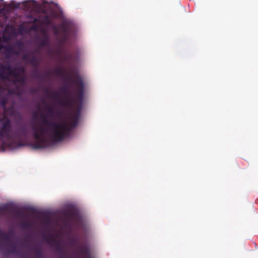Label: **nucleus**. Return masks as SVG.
Instances as JSON below:
<instances>
[{
	"label": "nucleus",
	"instance_id": "nucleus-7",
	"mask_svg": "<svg viewBox=\"0 0 258 258\" xmlns=\"http://www.w3.org/2000/svg\"><path fill=\"white\" fill-rule=\"evenodd\" d=\"M43 37L40 41V46L41 47L47 46L49 45L50 41L48 33L45 30H42Z\"/></svg>",
	"mask_w": 258,
	"mask_h": 258
},
{
	"label": "nucleus",
	"instance_id": "nucleus-16",
	"mask_svg": "<svg viewBox=\"0 0 258 258\" xmlns=\"http://www.w3.org/2000/svg\"><path fill=\"white\" fill-rule=\"evenodd\" d=\"M42 23L43 24H46V25H49L51 24V21L49 18L48 16H45L43 20H42Z\"/></svg>",
	"mask_w": 258,
	"mask_h": 258
},
{
	"label": "nucleus",
	"instance_id": "nucleus-26",
	"mask_svg": "<svg viewBox=\"0 0 258 258\" xmlns=\"http://www.w3.org/2000/svg\"><path fill=\"white\" fill-rule=\"evenodd\" d=\"M17 215L18 216H19V217H22L24 216V214L23 213L21 212H20V211H18L17 212Z\"/></svg>",
	"mask_w": 258,
	"mask_h": 258
},
{
	"label": "nucleus",
	"instance_id": "nucleus-33",
	"mask_svg": "<svg viewBox=\"0 0 258 258\" xmlns=\"http://www.w3.org/2000/svg\"><path fill=\"white\" fill-rule=\"evenodd\" d=\"M15 112L14 111H13L11 113V115H15Z\"/></svg>",
	"mask_w": 258,
	"mask_h": 258
},
{
	"label": "nucleus",
	"instance_id": "nucleus-14",
	"mask_svg": "<svg viewBox=\"0 0 258 258\" xmlns=\"http://www.w3.org/2000/svg\"><path fill=\"white\" fill-rule=\"evenodd\" d=\"M33 249L35 251L36 258H43L42 251L41 248L35 247Z\"/></svg>",
	"mask_w": 258,
	"mask_h": 258
},
{
	"label": "nucleus",
	"instance_id": "nucleus-3",
	"mask_svg": "<svg viewBox=\"0 0 258 258\" xmlns=\"http://www.w3.org/2000/svg\"><path fill=\"white\" fill-rule=\"evenodd\" d=\"M78 252L83 258H94L91 253L89 246L87 244H83L78 247Z\"/></svg>",
	"mask_w": 258,
	"mask_h": 258
},
{
	"label": "nucleus",
	"instance_id": "nucleus-17",
	"mask_svg": "<svg viewBox=\"0 0 258 258\" xmlns=\"http://www.w3.org/2000/svg\"><path fill=\"white\" fill-rule=\"evenodd\" d=\"M46 110L47 111V112L50 114H52L53 113V108L52 106L50 105H48L46 107Z\"/></svg>",
	"mask_w": 258,
	"mask_h": 258
},
{
	"label": "nucleus",
	"instance_id": "nucleus-21",
	"mask_svg": "<svg viewBox=\"0 0 258 258\" xmlns=\"http://www.w3.org/2000/svg\"><path fill=\"white\" fill-rule=\"evenodd\" d=\"M68 35H64L63 34H61V43H63L66 41L68 39Z\"/></svg>",
	"mask_w": 258,
	"mask_h": 258
},
{
	"label": "nucleus",
	"instance_id": "nucleus-15",
	"mask_svg": "<svg viewBox=\"0 0 258 258\" xmlns=\"http://www.w3.org/2000/svg\"><path fill=\"white\" fill-rule=\"evenodd\" d=\"M25 82H26V78H25V76H21V75L20 76V77H17L16 79H14V83H20L23 84V83H25Z\"/></svg>",
	"mask_w": 258,
	"mask_h": 258
},
{
	"label": "nucleus",
	"instance_id": "nucleus-18",
	"mask_svg": "<svg viewBox=\"0 0 258 258\" xmlns=\"http://www.w3.org/2000/svg\"><path fill=\"white\" fill-rule=\"evenodd\" d=\"M52 29L53 31V33L55 35H58L59 34V30L57 28V27L55 25L52 26Z\"/></svg>",
	"mask_w": 258,
	"mask_h": 258
},
{
	"label": "nucleus",
	"instance_id": "nucleus-9",
	"mask_svg": "<svg viewBox=\"0 0 258 258\" xmlns=\"http://www.w3.org/2000/svg\"><path fill=\"white\" fill-rule=\"evenodd\" d=\"M45 91L46 93L47 94V96L48 97H49L54 100L55 101L57 102L58 103V101L60 100L61 99H59V94L58 93L56 92H51V94L50 95H49L48 94L50 93V91L46 89L45 90Z\"/></svg>",
	"mask_w": 258,
	"mask_h": 258
},
{
	"label": "nucleus",
	"instance_id": "nucleus-13",
	"mask_svg": "<svg viewBox=\"0 0 258 258\" xmlns=\"http://www.w3.org/2000/svg\"><path fill=\"white\" fill-rule=\"evenodd\" d=\"M10 239L9 234L0 230V241L4 240L6 242H8Z\"/></svg>",
	"mask_w": 258,
	"mask_h": 258
},
{
	"label": "nucleus",
	"instance_id": "nucleus-10",
	"mask_svg": "<svg viewBox=\"0 0 258 258\" xmlns=\"http://www.w3.org/2000/svg\"><path fill=\"white\" fill-rule=\"evenodd\" d=\"M53 73L61 77H65L68 76V74L65 72L64 69L60 67L55 68L54 70Z\"/></svg>",
	"mask_w": 258,
	"mask_h": 258
},
{
	"label": "nucleus",
	"instance_id": "nucleus-2",
	"mask_svg": "<svg viewBox=\"0 0 258 258\" xmlns=\"http://www.w3.org/2000/svg\"><path fill=\"white\" fill-rule=\"evenodd\" d=\"M28 136L25 126H20L14 131L12 129L11 120L6 117L0 118V142L11 146L16 141H20Z\"/></svg>",
	"mask_w": 258,
	"mask_h": 258
},
{
	"label": "nucleus",
	"instance_id": "nucleus-30",
	"mask_svg": "<svg viewBox=\"0 0 258 258\" xmlns=\"http://www.w3.org/2000/svg\"><path fill=\"white\" fill-rule=\"evenodd\" d=\"M6 208L5 207H2V208H0V211H6Z\"/></svg>",
	"mask_w": 258,
	"mask_h": 258
},
{
	"label": "nucleus",
	"instance_id": "nucleus-4",
	"mask_svg": "<svg viewBox=\"0 0 258 258\" xmlns=\"http://www.w3.org/2000/svg\"><path fill=\"white\" fill-rule=\"evenodd\" d=\"M25 69L23 67L12 68L10 65V67H8V72L9 76H12L15 79L20 77L22 74L25 73Z\"/></svg>",
	"mask_w": 258,
	"mask_h": 258
},
{
	"label": "nucleus",
	"instance_id": "nucleus-24",
	"mask_svg": "<svg viewBox=\"0 0 258 258\" xmlns=\"http://www.w3.org/2000/svg\"><path fill=\"white\" fill-rule=\"evenodd\" d=\"M62 92L66 95L68 93V88L66 87H64L61 89Z\"/></svg>",
	"mask_w": 258,
	"mask_h": 258
},
{
	"label": "nucleus",
	"instance_id": "nucleus-6",
	"mask_svg": "<svg viewBox=\"0 0 258 258\" xmlns=\"http://www.w3.org/2000/svg\"><path fill=\"white\" fill-rule=\"evenodd\" d=\"M50 240L51 241L52 243L56 244V251L58 254H60L59 258H65L67 255V253L63 247L60 245V243L51 238L50 239Z\"/></svg>",
	"mask_w": 258,
	"mask_h": 258
},
{
	"label": "nucleus",
	"instance_id": "nucleus-25",
	"mask_svg": "<svg viewBox=\"0 0 258 258\" xmlns=\"http://www.w3.org/2000/svg\"><path fill=\"white\" fill-rule=\"evenodd\" d=\"M10 6L12 7V8H17L18 7H19V5H16L14 2H12L11 3H10Z\"/></svg>",
	"mask_w": 258,
	"mask_h": 258
},
{
	"label": "nucleus",
	"instance_id": "nucleus-29",
	"mask_svg": "<svg viewBox=\"0 0 258 258\" xmlns=\"http://www.w3.org/2000/svg\"><path fill=\"white\" fill-rule=\"evenodd\" d=\"M28 57H29V55L28 54H26L23 56V59L25 60H27V59H28Z\"/></svg>",
	"mask_w": 258,
	"mask_h": 258
},
{
	"label": "nucleus",
	"instance_id": "nucleus-23",
	"mask_svg": "<svg viewBox=\"0 0 258 258\" xmlns=\"http://www.w3.org/2000/svg\"><path fill=\"white\" fill-rule=\"evenodd\" d=\"M3 48H5L6 50H7L9 52H11L13 49V48L11 46H9V45H7L6 46H4Z\"/></svg>",
	"mask_w": 258,
	"mask_h": 258
},
{
	"label": "nucleus",
	"instance_id": "nucleus-8",
	"mask_svg": "<svg viewBox=\"0 0 258 258\" xmlns=\"http://www.w3.org/2000/svg\"><path fill=\"white\" fill-rule=\"evenodd\" d=\"M61 34L69 35L70 30V25L67 22H63L60 25Z\"/></svg>",
	"mask_w": 258,
	"mask_h": 258
},
{
	"label": "nucleus",
	"instance_id": "nucleus-20",
	"mask_svg": "<svg viewBox=\"0 0 258 258\" xmlns=\"http://www.w3.org/2000/svg\"><path fill=\"white\" fill-rule=\"evenodd\" d=\"M71 244L73 245H77L79 244L78 241L76 239H72L71 241Z\"/></svg>",
	"mask_w": 258,
	"mask_h": 258
},
{
	"label": "nucleus",
	"instance_id": "nucleus-32",
	"mask_svg": "<svg viewBox=\"0 0 258 258\" xmlns=\"http://www.w3.org/2000/svg\"><path fill=\"white\" fill-rule=\"evenodd\" d=\"M61 114V112L60 111H58L57 112V115L58 116H60Z\"/></svg>",
	"mask_w": 258,
	"mask_h": 258
},
{
	"label": "nucleus",
	"instance_id": "nucleus-28",
	"mask_svg": "<svg viewBox=\"0 0 258 258\" xmlns=\"http://www.w3.org/2000/svg\"><path fill=\"white\" fill-rule=\"evenodd\" d=\"M18 46H19V48H20L21 46H23V44L22 42H18L17 44Z\"/></svg>",
	"mask_w": 258,
	"mask_h": 258
},
{
	"label": "nucleus",
	"instance_id": "nucleus-11",
	"mask_svg": "<svg viewBox=\"0 0 258 258\" xmlns=\"http://www.w3.org/2000/svg\"><path fill=\"white\" fill-rule=\"evenodd\" d=\"M28 62L36 69L39 67L40 64V61L37 59L34 55L28 60Z\"/></svg>",
	"mask_w": 258,
	"mask_h": 258
},
{
	"label": "nucleus",
	"instance_id": "nucleus-22",
	"mask_svg": "<svg viewBox=\"0 0 258 258\" xmlns=\"http://www.w3.org/2000/svg\"><path fill=\"white\" fill-rule=\"evenodd\" d=\"M7 103V101L5 99H3L0 102V104L2 107H5Z\"/></svg>",
	"mask_w": 258,
	"mask_h": 258
},
{
	"label": "nucleus",
	"instance_id": "nucleus-1",
	"mask_svg": "<svg viewBox=\"0 0 258 258\" xmlns=\"http://www.w3.org/2000/svg\"><path fill=\"white\" fill-rule=\"evenodd\" d=\"M69 81L71 82L75 87V97L73 101L71 98L65 100H60L58 104L64 107H71L74 102H78L77 108L70 117V120L67 122L62 120L60 123L51 122L44 114L40 115L42 122L47 127L39 125L38 127L35 125L32 126L33 132V136L36 140L33 147L35 149H40L44 147L45 140L44 137L50 131V137L53 142H60L66 137H68L72 129L77 126L82 107L84 95L85 93V84L83 78L79 73H76L74 76H70Z\"/></svg>",
	"mask_w": 258,
	"mask_h": 258
},
{
	"label": "nucleus",
	"instance_id": "nucleus-19",
	"mask_svg": "<svg viewBox=\"0 0 258 258\" xmlns=\"http://www.w3.org/2000/svg\"><path fill=\"white\" fill-rule=\"evenodd\" d=\"M33 76L37 78V79H40L41 78V75L40 74L38 73V72L37 71H36L35 72H34L33 74Z\"/></svg>",
	"mask_w": 258,
	"mask_h": 258
},
{
	"label": "nucleus",
	"instance_id": "nucleus-34",
	"mask_svg": "<svg viewBox=\"0 0 258 258\" xmlns=\"http://www.w3.org/2000/svg\"><path fill=\"white\" fill-rule=\"evenodd\" d=\"M69 57L66 56V57H65V58H64V59H66V60H67V59H69Z\"/></svg>",
	"mask_w": 258,
	"mask_h": 258
},
{
	"label": "nucleus",
	"instance_id": "nucleus-12",
	"mask_svg": "<svg viewBox=\"0 0 258 258\" xmlns=\"http://www.w3.org/2000/svg\"><path fill=\"white\" fill-rule=\"evenodd\" d=\"M21 226L23 228L30 229L32 227L33 224L31 221L26 219L21 222Z\"/></svg>",
	"mask_w": 258,
	"mask_h": 258
},
{
	"label": "nucleus",
	"instance_id": "nucleus-31",
	"mask_svg": "<svg viewBox=\"0 0 258 258\" xmlns=\"http://www.w3.org/2000/svg\"><path fill=\"white\" fill-rule=\"evenodd\" d=\"M4 48V46L1 43V42H0V50H1L2 49H3Z\"/></svg>",
	"mask_w": 258,
	"mask_h": 258
},
{
	"label": "nucleus",
	"instance_id": "nucleus-27",
	"mask_svg": "<svg viewBox=\"0 0 258 258\" xmlns=\"http://www.w3.org/2000/svg\"><path fill=\"white\" fill-rule=\"evenodd\" d=\"M16 248L15 246H14L12 248V249L11 250V253H14L16 252Z\"/></svg>",
	"mask_w": 258,
	"mask_h": 258
},
{
	"label": "nucleus",
	"instance_id": "nucleus-5",
	"mask_svg": "<svg viewBox=\"0 0 258 258\" xmlns=\"http://www.w3.org/2000/svg\"><path fill=\"white\" fill-rule=\"evenodd\" d=\"M10 67L9 64H3L0 66V80L4 81H8L9 80V75L8 74H6L5 71L8 72V67Z\"/></svg>",
	"mask_w": 258,
	"mask_h": 258
}]
</instances>
